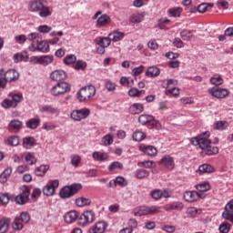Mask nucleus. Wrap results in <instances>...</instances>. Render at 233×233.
Listing matches in <instances>:
<instances>
[{"label":"nucleus","mask_w":233,"mask_h":233,"mask_svg":"<svg viewBox=\"0 0 233 233\" xmlns=\"http://www.w3.org/2000/svg\"><path fill=\"white\" fill-rule=\"evenodd\" d=\"M54 63V55H44L40 56V65L42 66H48Z\"/></svg>","instance_id":"nucleus-31"},{"label":"nucleus","mask_w":233,"mask_h":233,"mask_svg":"<svg viewBox=\"0 0 233 233\" xmlns=\"http://www.w3.org/2000/svg\"><path fill=\"white\" fill-rule=\"evenodd\" d=\"M46 3V0H30L27 10L32 14H38L39 17L42 18L50 17L52 11H50V7Z\"/></svg>","instance_id":"nucleus-1"},{"label":"nucleus","mask_w":233,"mask_h":233,"mask_svg":"<svg viewBox=\"0 0 233 233\" xmlns=\"http://www.w3.org/2000/svg\"><path fill=\"white\" fill-rule=\"evenodd\" d=\"M7 142L10 147H17L19 145V137L11 136L8 137Z\"/></svg>","instance_id":"nucleus-59"},{"label":"nucleus","mask_w":233,"mask_h":233,"mask_svg":"<svg viewBox=\"0 0 233 233\" xmlns=\"http://www.w3.org/2000/svg\"><path fill=\"white\" fill-rule=\"evenodd\" d=\"M137 167H144V168H152L154 167V161L147 160L137 163Z\"/></svg>","instance_id":"nucleus-62"},{"label":"nucleus","mask_w":233,"mask_h":233,"mask_svg":"<svg viewBox=\"0 0 233 233\" xmlns=\"http://www.w3.org/2000/svg\"><path fill=\"white\" fill-rule=\"evenodd\" d=\"M138 123H140V125H147L148 123H151L152 128H157V130H159V128H161V124L156 121L154 119V116L152 115H141L138 117Z\"/></svg>","instance_id":"nucleus-14"},{"label":"nucleus","mask_w":233,"mask_h":233,"mask_svg":"<svg viewBox=\"0 0 233 233\" xmlns=\"http://www.w3.org/2000/svg\"><path fill=\"white\" fill-rule=\"evenodd\" d=\"M208 94L217 99H225L230 96V90L219 86H213L208 90Z\"/></svg>","instance_id":"nucleus-9"},{"label":"nucleus","mask_w":233,"mask_h":233,"mask_svg":"<svg viewBox=\"0 0 233 233\" xmlns=\"http://www.w3.org/2000/svg\"><path fill=\"white\" fill-rule=\"evenodd\" d=\"M198 172H200V174H210L214 172V167L209 164H203L198 167Z\"/></svg>","instance_id":"nucleus-44"},{"label":"nucleus","mask_w":233,"mask_h":233,"mask_svg":"<svg viewBox=\"0 0 233 233\" xmlns=\"http://www.w3.org/2000/svg\"><path fill=\"white\" fill-rule=\"evenodd\" d=\"M37 30L40 34H50L52 32V26L42 25L38 26Z\"/></svg>","instance_id":"nucleus-61"},{"label":"nucleus","mask_w":233,"mask_h":233,"mask_svg":"<svg viewBox=\"0 0 233 233\" xmlns=\"http://www.w3.org/2000/svg\"><path fill=\"white\" fill-rule=\"evenodd\" d=\"M96 96V86H87L82 87L80 91L77 92V99L81 102L88 101L91 97Z\"/></svg>","instance_id":"nucleus-7"},{"label":"nucleus","mask_w":233,"mask_h":233,"mask_svg":"<svg viewBox=\"0 0 233 233\" xmlns=\"http://www.w3.org/2000/svg\"><path fill=\"white\" fill-rule=\"evenodd\" d=\"M70 84L66 82H59L51 87L50 94L54 97H59V96H64V94H67V92H70Z\"/></svg>","instance_id":"nucleus-4"},{"label":"nucleus","mask_w":233,"mask_h":233,"mask_svg":"<svg viewBox=\"0 0 233 233\" xmlns=\"http://www.w3.org/2000/svg\"><path fill=\"white\" fill-rule=\"evenodd\" d=\"M27 39L28 37L25 35H16L14 38L15 43H16L17 45H25Z\"/></svg>","instance_id":"nucleus-53"},{"label":"nucleus","mask_w":233,"mask_h":233,"mask_svg":"<svg viewBox=\"0 0 233 233\" xmlns=\"http://www.w3.org/2000/svg\"><path fill=\"white\" fill-rule=\"evenodd\" d=\"M181 12H183V8L181 7H174L167 11V14L170 17H180Z\"/></svg>","instance_id":"nucleus-48"},{"label":"nucleus","mask_w":233,"mask_h":233,"mask_svg":"<svg viewBox=\"0 0 233 233\" xmlns=\"http://www.w3.org/2000/svg\"><path fill=\"white\" fill-rule=\"evenodd\" d=\"M92 157L95 161H106L108 159V154L95 151L92 154Z\"/></svg>","instance_id":"nucleus-40"},{"label":"nucleus","mask_w":233,"mask_h":233,"mask_svg":"<svg viewBox=\"0 0 233 233\" xmlns=\"http://www.w3.org/2000/svg\"><path fill=\"white\" fill-rule=\"evenodd\" d=\"M50 170V166L48 164H43L40 165L39 167H35V175L37 176L38 177H43L46 176V172Z\"/></svg>","instance_id":"nucleus-24"},{"label":"nucleus","mask_w":233,"mask_h":233,"mask_svg":"<svg viewBox=\"0 0 233 233\" xmlns=\"http://www.w3.org/2000/svg\"><path fill=\"white\" fill-rule=\"evenodd\" d=\"M22 158L25 159L27 165H35L37 163V158L34 153L25 152L22 155Z\"/></svg>","instance_id":"nucleus-25"},{"label":"nucleus","mask_w":233,"mask_h":233,"mask_svg":"<svg viewBox=\"0 0 233 233\" xmlns=\"http://www.w3.org/2000/svg\"><path fill=\"white\" fill-rule=\"evenodd\" d=\"M144 154L146 156H149L150 157H154L155 156H157V148L154 146H147L143 148Z\"/></svg>","instance_id":"nucleus-37"},{"label":"nucleus","mask_w":233,"mask_h":233,"mask_svg":"<svg viewBox=\"0 0 233 233\" xmlns=\"http://www.w3.org/2000/svg\"><path fill=\"white\" fill-rule=\"evenodd\" d=\"M8 228H10V218H2L0 220V233L8 232Z\"/></svg>","instance_id":"nucleus-38"},{"label":"nucleus","mask_w":233,"mask_h":233,"mask_svg":"<svg viewBox=\"0 0 233 233\" xmlns=\"http://www.w3.org/2000/svg\"><path fill=\"white\" fill-rule=\"evenodd\" d=\"M218 230H219L220 233H228V232H230V224H228V222L222 223L219 226Z\"/></svg>","instance_id":"nucleus-64"},{"label":"nucleus","mask_w":233,"mask_h":233,"mask_svg":"<svg viewBox=\"0 0 233 233\" xmlns=\"http://www.w3.org/2000/svg\"><path fill=\"white\" fill-rule=\"evenodd\" d=\"M133 141H137V142H139V141H143V139H145V137H147L145 136V133H143L142 131H135L133 133Z\"/></svg>","instance_id":"nucleus-52"},{"label":"nucleus","mask_w":233,"mask_h":233,"mask_svg":"<svg viewBox=\"0 0 233 233\" xmlns=\"http://www.w3.org/2000/svg\"><path fill=\"white\" fill-rule=\"evenodd\" d=\"M143 90H138L136 87H132L128 90V96L130 97H139V96H141V94H143Z\"/></svg>","instance_id":"nucleus-56"},{"label":"nucleus","mask_w":233,"mask_h":233,"mask_svg":"<svg viewBox=\"0 0 233 233\" xmlns=\"http://www.w3.org/2000/svg\"><path fill=\"white\" fill-rule=\"evenodd\" d=\"M159 74H161V70H159V68L154 66L148 67L146 72V76H147V77H157Z\"/></svg>","instance_id":"nucleus-36"},{"label":"nucleus","mask_w":233,"mask_h":233,"mask_svg":"<svg viewBox=\"0 0 233 233\" xmlns=\"http://www.w3.org/2000/svg\"><path fill=\"white\" fill-rule=\"evenodd\" d=\"M209 82L211 85H214V86H221L225 83V80L223 79V76L221 75H214L210 77Z\"/></svg>","instance_id":"nucleus-35"},{"label":"nucleus","mask_w":233,"mask_h":233,"mask_svg":"<svg viewBox=\"0 0 233 233\" xmlns=\"http://www.w3.org/2000/svg\"><path fill=\"white\" fill-rule=\"evenodd\" d=\"M111 39H110V36L108 37H100L98 42H97V45L99 46H101L102 48H108V46H110V43H111Z\"/></svg>","instance_id":"nucleus-46"},{"label":"nucleus","mask_w":233,"mask_h":233,"mask_svg":"<svg viewBox=\"0 0 233 233\" xmlns=\"http://www.w3.org/2000/svg\"><path fill=\"white\" fill-rule=\"evenodd\" d=\"M145 110V106L141 103H135L129 106V112L136 116V114H141Z\"/></svg>","instance_id":"nucleus-29"},{"label":"nucleus","mask_w":233,"mask_h":233,"mask_svg":"<svg viewBox=\"0 0 233 233\" xmlns=\"http://www.w3.org/2000/svg\"><path fill=\"white\" fill-rule=\"evenodd\" d=\"M199 198V193L196 191H187L184 193V199L187 203H194V201H198Z\"/></svg>","instance_id":"nucleus-19"},{"label":"nucleus","mask_w":233,"mask_h":233,"mask_svg":"<svg viewBox=\"0 0 233 233\" xmlns=\"http://www.w3.org/2000/svg\"><path fill=\"white\" fill-rule=\"evenodd\" d=\"M74 68L75 70H85V68H86V62L83 60H77L74 64Z\"/></svg>","instance_id":"nucleus-60"},{"label":"nucleus","mask_w":233,"mask_h":233,"mask_svg":"<svg viewBox=\"0 0 233 233\" xmlns=\"http://www.w3.org/2000/svg\"><path fill=\"white\" fill-rule=\"evenodd\" d=\"M10 130L19 131L23 128V122L17 119L11 120L9 123Z\"/></svg>","instance_id":"nucleus-43"},{"label":"nucleus","mask_w":233,"mask_h":233,"mask_svg":"<svg viewBox=\"0 0 233 233\" xmlns=\"http://www.w3.org/2000/svg\"><path fill=\"white\" fill-rule=\"evenodd\" d=\"M91 203H92V200H90V198H86L84 197H80L76 199V207H79V208H83V207H89Z\"/></svg>","instance_id":"nucleus-34"},{"label":"nucleus","mask_w":233,"mask_h":233,"mask_svg":"<svg viewBox=\"0 0 233 233\" xmlns=\"http://www.w3.org/2000/svg\"><path fill=\"white\" fill-rule=\"evenodd\" d=\"M102 143L104 147H110L114 143V136L112 134H107L102 137Z\"/></svg>","instance_id":"nucleus-47"},{"label":"nucleus","mask_w":233,"mask_h":233,"mask_svg":"<svg viewBox=\"0 0 233 233\" xmlns=\"http://www.w3.org/2000/svg\"><path fill=\"white\" fill-rule=\"evenodd\" d=\"M197 190L198 192H208L210 188V184L208 182H203L196 186Z\"/></svg>","instance_id":"nucleus-49"},{"label":"nucleus","mask_w":233,"mask_h":233,"mask_svg":"<svg viewBox=\"0 0 233 233\" xmlns=\"http://www.w3.org/2000/svg\"><path fill=\"white\" fill-rule=\"evenodd\" d=\"M183 204L180 201H175L171 202L164 207L165 210L167 212H170L171 210H177V211H181L183 210Z\"/></svg>","instance_id":"nucleus-23"},{"label":"nucleus","mask_w":233,"mask_h":233,"mask_svg":"<svg viewBox=\"0 0 233 233\" xmlns=\"http://www.w3.org/2000/svg\"><path fill=\"white\" fill-rule=\"evenodd\" d=\"M150 176V172H148L147 169H137L135 171V177L137 179H145Z\"/></svg>","instance_id":"nucleus-41"},{"label":"nucleus","mask_w":233,"mask_h":233,"mask_svg":"<svg viewBox=\"0 0 233 233\" xmlns=\"http://www.w3.org/2000/svg\"><path fill=\"white\" fill-rule=\"evenodd\" d=\"M161 207L159 206H141L134 210V216L141 218V216H152L153 214H159Z\"/></svg>","instance_id":"nucleus-3"},{"label":"nucleus","mask_w":233,"mask_h":233,"mask_svg":"<svg viewBox=\"0 0 233 233\" xmlns=\"http://www.w3.org/2000/svg\"><path fill=\"white\" fill-rule=\"evenodd\" d=\"M79 163H81V156L79 155H74L71 157V165L77 168L79 167Z\"/></svg>","instance_id":"nucleus-63"},{"label":"nucleus","mask_w":233,"mask_h":233,"mask_svg":"<svg viewBox=\"0 0 233 233\" xmlns=\"http://www.w3.org/2000/svg\"><path fill=\"white\" fill-rule=\"evenodd\" d=\"M76 61H77V57L76 56V55H67L64 58L65 65H74V63H76Z\"/></svg>","instance_id":"nucleus-54"},{"label":"nucleus","mask_w":233,"mask_h":233,"mask_svg":"<svg viewBox=\"0 0 233 233\" xmlns=\"http://www.w3.org/2000/svg\"><path fill=\"white\" fill-rule=\"evenodd\" d=\"M8 83H12V81H17L19 79V72L15 69H9L5 73L4 76Z\"/></svg>","instance_id":"nucleus-20"},{"label":"nucleus","mask_w":233,"mask_h":233,"mask_svg":"<svg viewBox=\"0 0 233 233\" xmlns=\"http://www.w3.org/2000/svg\"><path fill=\"white\" fill-rule=\"evenodd\" d=\"M180 36L184 41H190L192 39V32L188 29H184L180 32Z\"/></svg>","instance_id":"nucleus-50"},{"label":"nucleus","mask_w":233,"mask_h":233,"mask_svg":"<svg viewBox=\"0 0 233 233\" xmlns=\"http://www.w3.org/2000/svg\"><path fill=\"white\" fill-rule=\"evenodd\" d=\"M222 218L226 221H230L233 223V199L229 200L224 208V211L222 212Z\"/></svg>","instance_id":"nucleus-15"},{"label":"nucleus","mask_w":233,"mask_h":233,"mask_svg":"<svg viewBox=\"0 0 233 233\" xmlns=\"http://www.w3.org/2000/svg\"><path fill=\"white\" fill-rule=\"evenodd\" d=\"M13 59L15 63H21V61H28V55L26 52L16 53L14 55Z\"/></svg>","instance_id":"nucleus-42"},{"label":"nucleus","mask_w":233,"mask_h":233,"mask_svg":"<svg viewBox=\"0 0 233 233\" xmlns=\"http://www.w3.org/2000/svg\"><path fill=\"white\" fill-rule=\"evenodd\" d=\"M7 97L9 98H5L0 104L2 108H5V110H10V108H17L19 103L23 101L22 94H14L10 92L7 94Z\"/></svg>","instance_id":"nucleus-2"},{"label":"nucleus","mask_w":233,"mask_h":233,"mask_svg":"<svg viewBox=\"0 0 233 233\" xmlns=\"http://www.w3.org/2000/svg\"><path fill=\"white\" fill-rule=\"evenodd\" d=\"M40 114H59V109L50 105H42L38 107Z\"/></svg>","instance_id":"nucleus-18"},{"label":"nucleus","mask_w":233,"mask_h":233,"mask_svg":"<svg viewBox=\"0 0 233 233\" xmlns=\"http://www.w3.org/2000/svg\"><path fill=\"white\" fill-rule=\"evenodd\" d=\"M30 198V189L26 187H22V191L19 195L14 197V201L16 205H25L28 203Z\"/></svg>","instance_id":"nucleus-12"},{"label":"nucleus","mask_w":233,"mask_h":233,"mask_svg":"<svg viewBox=\"0 0 233 233\" xmlns=\"http://www.w3.org/2000/svg\"><path fill=\"white\" fill-rule=\"evenodd\" d=\"M160 165L168 170H172L175 167L174 158L169 155H166L161 158Z\"/></svg>","instance_id":"nucleus-17"},{"label":"nucleus","mask_w":233,"mask_h":233,"mask_svg":"<svg viewBox=\"0 0 233 233\" xmlns=\"http://www.w3.org/2000/svg\"><path fill=\"white\" fill-rule=\"evenodd\" d=\"M143 17H145L143 13H135L130 15L129 22L133 23V25H139V23L143 22Z\"/></svg>","instance_id":"nucleus-32"},{"label":"nucleus","mask_w":233,"mask_h":233,"mask_svg":"<svg viewBox=\"0 0 233 233\" xmlns=\"http://www.w3.org/2000/svg\"><path fill=\"white\" fill-rule=\"evenodd\" d=\"M119 83L122 86H127V88L134 86V79L132 77L122 76Z\"/></svg>","instance_id":"nucleus-39"},{"label":"nucleus","mask_w":233,"mask_h":233,"mask_svg":"<svg viewBox=\"0 0 233 233\" xmlns=\"http://www.w3.org/2000/svg\"><path fill=\"white\" fill-rule=\"evenodd\" d=\"M171 194L172 193L167 189H164V190L155 189L150 192L151 198H153V199H155L156 201H159L161 198H170Z\"/></svg>","instance_id":"nucleus-16"},{"label":"nucleus","mask_w":233,"mask_h":233,"mask_svg":"<svg viewBox=\"0 0 233 233\" xmlns=\"http://www.w3.org/2000/svg\"><path fill=\"white\" fill-rule=\"evenodd\" d=\"M52 81H63L66 79V73L61 69L55 70L50 74Z\"/></svg>","instance_id":"nucleus-21"},{"label":"nucleus","mask_w":233,"mask_h":233,"mask_svg":"<svg viewBox=\"0 0 233 233\" xmlns=\"http://www.w3.org/2000/svg\"><path fill=\"white\" fill-rule=\"evenodd\" d=\"M88 116H90V110L86 107L75 109L70 114V117L73 121H83V119H86Z\"/></svg>","instance_id":"nucleus-10"},{"label":"nucleus","mask_w":233,"mask_h":233,"mask_svg":"<svg viewBox=\"0 0 233 233\" xmlns=\"http://www.w3.org/2000/svg\"><path fill=\"white\" fill-rule=\"evenodd\" d=\"M23 222L20 218L16 217L13 222L14 230H23Z\"/></svg>","instance_id":"nucleus-55"},{"label":"nucleus","mask_w":233,"mask_h":233,"mask_svg":"<svg viewBox=\"0 0 233 233\" xmlns=\"http://www.w3.org/2000/svg\"><path fill=\"white\" fill-rule=\"evenodd\" d=\"M38 42V52L42 54H48L50 52V44L46 40H37Z\"/></svg>","instance_id":"nucleus-27"},{"label":"nucleus","mask_w":233,"mask_h":233,"mask_svg":"<svg viewBox=\"0 0 233 233\" xmlns=\"http://www.w3.org/2000/svg\"><path fill=\"white\" fill-rule=\"evenodd\" d=\"M210 137V132L206 131L198 135L197 137L191 138V144L194 145V147H198L199 145V141H205Z\"/></svg>","instance_id":"nucleus-22"},{"label":"nucleus","mask_w":233,"mask_h":233,"mask_svg":"<svg viewBox=\"0 0 233 233\" xmlns=\"http://www.w3.org/2000/svg\"><path fill=\"white\" fill-rule=\"evenodd\" d=\"M79 218L77 211L72 210L64 215V220L66 223H74Z\"/></svg>","instance_id":"nucleus-26"},{"label":"nucleus","mask_w":233,"mask_h":233,"mask_svg":"<svg viewBox=\"0 0 233 233\" xmlns=\"http://www.w3.org/2000/svg\"><path fill=\"white\" fill-rule=\"evenodd\" d=\"M83 186L81 184H72L71 186H66L61 188L59 196L62 199H68L72 196L77 194L78 190H81Z\"/></svg>","instance_id":"nucleus-5"},{"label":"nucleus","mask_w":233,"mask_h":233,"mask_svg":"<svg viewBox=\"0 0 233 233\" xmlns=\"http://www.w3.org/2000/svg\"><path fill=\"white\" fill-rule=\"evenodd\" d=\"M104 86L107 92H116L117 89V85L110 80H106Z\"/></svg>","instance_id":"nucleus-45"},{"label":"nucleus","mask_w":233,"mask_h":233,"mask_svg":"<svg viewBox=\"0 0 233 233\" xmlns=\"http://www.w3.org/2000/svg\"><path fill=\"white\" fill-rule=\"evenodd\" d=\"M206 154L207 156H214L216 154L219 153V147H214L212 144L206 149Z\"/></svg>","instance_id":"nucleus-51"},{"label":"nucleus","mask_w":233,"mask_h":233,"mask_svg":"<svg viewBox=\"0 0 233 233\" xmlns=\"http://www.w3.org/2000/svg\"><path fill=\"white\" fill-rule=\"evenodd\" d=\"M59 187V180L58 179H49L47 181V185L43 187V194L45 196L50 197L56 194V188Z\"/></svg>","instance_id":"nucleus-11"},{"label":"nucleus","mask_w":233,"mask_h":233,"mask_svg":"<svg viewBox=\"0 0 233 233\" xmlns=\"http://www.w3.org/2000/svg\"><path fill=\"white\" fill-rule=\"evenodd\" d=\"M227 127H228L227 121H218L213 125V128H215V130H225Z\"/></svg>","instance_id":"nucleus-57"},{"label":"nucleus","mask_w":233,"mask_h":233,"mask_svg":"<svg viewBox=\"0 0 233 233\" xmlns=\"http://www.w3.org/2000/svg\"><path fill=\"white\" fill-rule=\"evenodd\" d=\"M212 145V141H210V139H206V140H200L198 141V147H199V148H201V150H205L210 146Z\"/></svg>","instance_id":"nucleus-58"},{"label":"nucleus","mask_w":233,"mask_h":233,"mask_svg":"<svg viewBox=\"0 0 233 233\" xmlns=\"http://www.w3.org/2000/svg\"><path fill=\"white\" fill-rule=\"evenodd\" d=\"M96 221V213L93 210H86L80 215L78 224L80 227H86Z\"/></svg>","instance_id":"nucleus-8"},{"label":"nucleus","mask_w":233,"mask_h":233,"mask_svg":"<svg viewBox=\"0 0 233 233\" xmlns=\"http://www.w3.org/2000/svg\"><path fill=\"white\" fill-rule=\"evenodd\" d=\"M108 228V222L98 220L87 229V233H105Z\"/></svg>","instance_id":"nucleus-13"},{"label":"nucleus","mask_w":233,"mask_h":233,"mask_svg":"<svg viewBox=\"0 0 233 233\" xmlns=\"http://www.w3.org/2000/svg\"><path fill=\"white\" fill-rule=\"evenodd\" d=\"M93 21L96 20V28H104V26H108L112 23V18L110 15L104 14L102 11H97L92 17Z\"/></svg>","instance_id":"nucleus-6"},{"label":"nucleus","mask_w":233,"mask_h":233,"mask_svg":"<svg viewBox=\"0 0 233 233\" xmlns=\"http://www.w3.org/2000/svg\"><path fill=\"white\" fill-rule=\"evenodd\" d=\"M108 37L111 41H114V43H117L118 41H123V39H125V33L114 31L108 35Z\"/></svg>","instance_id":"nucleus-28"},{"label":"nucleus","mask_w":233,"mask_h":233,"mask_svg":"<svg viewBox=\"0 0 233 233\" xmlns=\"http://www.w3.org/2000/svg\"><path fill=\"white\" fill-rule=\"evenodd\" d=\"M35 146V138L32 137H26L23 138V147L26 148V150H30L33 147Z\"/></svg>","instance_id":"nucleus-33"},{"label":"nucleus","mask_w":233,"mask_h":233,"mask_svg":"<svg viewBox=\"0 0 233 233\" xmlns=\"http://www.w3.org/2000/svg\"><path fill=\"white\" fill-rule=\"evenodd\" d=\"M27 128H30L31 130H35L41 125V118L39 117H35L31 118L26 121L25 123Z\"/></svg>","instance_id":"nucleus-30"}]
</instances>
